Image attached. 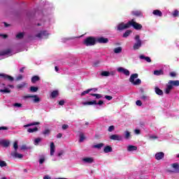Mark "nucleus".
Listing matches in <instances>:
<instances>
[{
  "instance_id": "22",
  "label": "nucleus",
  "mask_w": 179,
  "mask_h": 179,
  "mask_svg": "<svg viewBox=\"0 0 179 179\" xmlns=\"http://www.w3.org/2000/svg\"><path fill=\"white\" fill-rule=\"evenodd\" d=\"M128 152H134V150H138V147L135 145H129L127 147Z\"/></svg>"
},
{
  "instance_id": "30",
  "label": "nucleus",
  "mask_w": 179,
  "mask_h": 179,
  "mask_svg": "<svg viewBox=\"0 0 179 179\" xmlns=\"http://www.w3.org/2000/svg\"><path fill=\"white\" fill-rule=\"evenodd\" d=\"M132 85H134V86H138V85H141L142 83V80L141 79L137 78L134 82L131 83Z\"/></svg>"
},
{
  "instance_id": "11",
  "label": "nucleus",
  "mask_w": 179,
  "mask_h": 179,
  "mask_svg": "<svg viewBox=\"0 0 179 179\" xmlns=\"http://www.w3.org/2000/svg\"><path fill=\"white\" fill-rule=\"evenodd\" d=\"M171 167L173 169V170L169 171V173H178V170H179V164L178 163L172 164Z\"/></svg>"
},
{
  "instance_id": "29",
  "label": "nucleus",
  "mask_w": 179,
  "mask_h": 179,
  "mask_svg": "<svg viewBox=\"0 0 179 179\" xmlns=\"http://www.w3.org/2000/svg\"><path fill=\"white\" fill-rule=\"evenodd\" d=\"M39 124H40L39 122H32L27 124H24V128H27L29 127H33L34 125H39Z\"/></svg>"
},
{
  "instance_id": "13",
  "label": "nucleus",
  "mask_w": 179,
  "mask_h": 179,
  "mask_svg": "<svg viewBox=\"0 0 179 179\" xmlns=\"http://www.w3.org/2000/svg\"><path fill=\"white\" fill-rule=\"evenodd\" d=\"M112 141H122V136L117 134H113L110 136Z\"/></svg>"
},
{
  "instance_id": "9",
  "label": "nucleus",
  "mask_w": 179,
  "mask_h": 179,
  "mask_svg": "<svg viewBox=\"0 0 179 179\" xmlns=\"http://www.w3.org/2000/svg\"><path fill=\"white\" fill-rule=\"evenodd\" d=\"M24 99H33L34 103H38L40 101V98L37 95H27L24 96Z\"/></svg>"
},
{
  "instance_id": "49",
  "label": "nucleus",
  "mask_w": 179,
  "mask_h": 179,
  "mask_svg": "<svg viewBox=\"0 0 179 179\" xmlns=\"http://www.w3.org/2000/svg\"><path fill=\"white\" fill-rule=\"evenodd\" d=\"M64 150L59 151L58 153H57V157H62V155H64Z\"/></svg>"
},
{
  "instance_id": "34",
  "label": "nucleus",
  "mask_w": 179,
  "mask_h": 179,
  "mask_svg": "<svg viewBox=\"0 0 179 179\" xmlns=\"http://www.w3.org/2000/svg\"><path fill=\"white\" fill-rule=\"evenodd\" d=\"M38 80H40V78L38 76H35L31 78L32 83H36V82H38Z\"/></svg>"
},
{
  "instance_id": "15",
  "label": "nucleus",
  "mask_w": 179,
  "mask_h": 179,
  "mask_svg": "<svg viewBox=\"0 0 179 179\" xmlns=\"http://www.w3.org/2000/svg\"><path fill=\"white\" fill-rule=\"evenodd\" d=\"M0 76L3 79H8V80H10V82H13V78L10 76H8V74L0 73Z\"/></svg>"
},
{
  "instance_id": "43",
  "label": "nucleus",
  "mask_w": 179,
  "mask_h": 179,
  "mask_svg": "<svg viewBox=\"0 0 179 179\" xmlns=\"http://www.w3.org/2000/svg\"><path fill=\"white\" fill-rule=\"evenodd\" d=\"M37 90H38V88L37 87H30V91L32 93H36V92H37Z\"/></svg>"
},
{
  "instance_id": "4",
  "label": "nucleus",
  "mask_w": 179,
  "mask_h": 179,
  "mask_svg": "<svg viewBox=\"0 0 179 179\" xmlns=\"http://www.w3.org/2000/svg\"><path fill=\"white\" fill-rule=\"evenodd\" d=\"M103 103V101H99L98 103L96 101H90L82 102L81 104H83V106H96V104L101 106Z\"/></svg>"
},
{
  "instance_id": "40",
  "label": "nucleus",
  "mask_w": 179,
  "mask_h": 179,
  "mask_svg": "<svg viewBox=\"0 0 179 179\" xmlns=\"http://www.w3.org/2000/svg\"><path fill=\"white\" fill-rule=\"evenodd\" d=\"M44 162H45V157L41 156L39 158V164H43V163H44Z\"/></svg>"
},
{
  "instance_id": "63",
  "label": "nucleus",
  "mask_w": 179,
  "mask_h": 179,
  "mask_svg": "<svg viewBox=\"0 0 179 179\" xmlns=\"http://www.w3.org/2000/svg\"><path fill=\"white\" fill-rule=\"evenodd\" d=\"M0 37H2V38H6V37H8V35H6V34H0Z\"/></svg>"
},
{
  "instance_id": "35",
  "label": "nucleus",
  "mask_w": 179,
  "mask_h": 179,
  "mask_svg": "<svg viewBox=\"0 0 179 179\" xmlns=\"http://www.w3.org/2000/svg\"><path fill=\"white\" fill-rule=\"evenodd\" d=\"M57 96H58V90H55V91L52 92V93H51L52 99H55V97H57Z\"/></svg>"
},
{
  "instance_id": "6",
  "label": "nucleus",
  "mask_w": 179,
  "mask_h": 179,
  "mask_svg": "<svg viewBox=\"0 0 179 179\" xmlns=\"http://www.w3.org/2000/svg\"><path fill=\"white\" fill-rule=\"evenodd\" d=\"M0 92L1 93H10V89L7 87V85L0 83Z\"/></svg>"
},
{
  "instance_id": "16",
  "label": "nucleus",
  "mask_w": 179,
  "mask_h": 179,
  "mask_svg": "<svg viewBox=\"0 0 179 179\" xmlns=\"http://www.w3.org/2000/svg\"><path fill=\"white\" fill-rule=\"evenodd\" d=\"M164 157V153L163 152H157L155 154L156 160H162Z\"/></svg>"
},
{
  "instance_id": "52",
  "label": "nucleus",
  "mask_w": 179,
  "mask_h": 179,
  "mask_svg": "<svg viewBox=\"0 0 179 179\" xmlns=\"http://www.w3.org/2000/svg\"><path fill=\"white\" fill-rule=\"evenodd\" d=\"M173 17H177L178 16V10H176L173 13Z\"/></svg>"
},
{
  "instance_id": "19",
  "label": "nucleus",
  "mask_w": 179,
  "mask_h": 179,
  "mask_svg": "<svg viewBox=\"0 0 179 179\" xmlns=\"http://www.w3.org/2000/svg\"><path fill=\"white\" fill-rule=\"evenodd\" d=\"M9 141L8 140H0V145L4 148H8L9 146Z\"/></svg>"
},
{
  "instance_id": "14",
  "label": "nucleus",
  "mask_w": 179,
  "mask_h": 179,
  "mask_svg": "<svg viewBox=\"0 0 179 179\" xmlns=\"http://www.w3.org/2000/svg\"><path fill=\"white\" fill-rule=\"evenodd\" d=\"M83 163H87L88 164H90L93 163V162H94V160L93 159L92 157H85V158H83Z\"/></svg>"
},
{
  "instance_id": "38",
  "label": "nucleus",
  "mask_w": 179,
  "mask_h": 179,
  "mask_svg": "<svg viewBox=\"0 0 179 179\" xmlns=\"http://www.w3.org/2000/svg\"><path fill=\"white\" fill-rule=\"evenodd\" d=\"M92 90H93V89H88L86 91H84L81 93V96H85V94H87L89 93H90V92H92Z\"/></svg>"
},
{
  "instance_id": "32",
  "label": "nucleus",
  "mask_w": 179,
  "mask_h": 179,
  "mask_svg": "<svg viewBox=\"0 0 179 179\" xmlns=\"http://www.w3.org/2000/svg\"><path fill=\"white\" fill-rule=\"evenodd\" d=\"M103 146H104L103 143H99L96 145H94L92 146V148H94V149H101V148H103Z\"/></svg>"
},
{
  "instance_id": "7",
  "label": "nucleus",
  "mask_w": 179,
  "mask_h": 179,
  "mask_svg": "<svg viewBox=\"0 0 179 179\" xmlns=\"http://www.w3.org/2000/svg\"><path fill=\"white\" fill-rule=\"evenodd\" d=\"M125 29H129V21L127 24L122 22L117 25V30H125Z\"/></svg>"
},
{
  "instance_id": "42",
  "label": "nucleus",
  "mask_w": 179,
  "mask_h": 179,
  "mask_svg": "<svg viewBox=\"0 0 179 179\" xmlns=\"http://www.w3.org/2000/svg\"><path fill=\"white\" fill-rule=\"evenodd\" d=\"M124 134H124L125 139H129V137L131 136V133H129V131H126Z\"/></svg>"
},
{
  "instance_id": "37",
  "label": "nucleus",
  "mask_w": 179,
  "mask_h": 179,
  "mask_svg": "<svg viewBox=\"0 0 179 179\" xmlns=\"http://www.w3.org/2000/svg\"><path fill=\"white\" fill-rule=\"evenodd\" d=\"M131 13L134 16H142V12L141 11H132Z\"/></svg>"
},
{
  "instance_id": "20",
  "label": "nucleus",
  "mask_w": 179,
  "mask_h": 179,
  "mask_svg": "<svg viewBox=\"0 0 179 179\" xmlns=\"http://www.w3.org/2000/svg\"><path fill=\"white\" fill-rule=\"evenodd\" d=\"M138 73H133L131 75L129 78V82L132 83L133 82H135V79H138Z\"/></svg>"
},
{
  "instance_id": "10",
  "label": "nucleus",
  "mask_w": 179,
  "mask_h": 179,
  "mask_svg": "<svg viewBox=\"0 0 179 179\" xmlns=\"http://www.w3.org/2000/svg\"><path fill=\"white\" fill-rule=\"evenodd\" d=\"M48 36V32L47 31H41L39 34L36 35V37L38 38H46V37Z\"/></svg>"
},
{
  "instance_id": "61",
  "label": "nucleus",
  "mask_w": 179,
  "mask_h": 179,
  "mask_svg": "<svg viewBox=\"0 0 179 179\" xmlns=\"http://www.w3.org/2000/svg\"><path fill=\"white\" fill-rule=\"evenodd\" d=\"M20 149L21 150H26V149H27V147L24 145L20 147Z\"/></svg>"
},
{
  "instance_id": "3",
  "label": "nucleus",
  "mask_w": 179,
  "mask_h": 179,
  "mask_svg": "<svg viewBox=\"0 0 179 179\" xmlns=\"http://www.w3.org/2000/svg\"><path fill=\"white\" fill-rule=\"evenodd\" d=\"M134 40L136 43L134 44L133 49L134 50H139L142 47V41L141 40V36L139 35H136L134 37Z\"/></svg>"
},
{
  "instance_id": "58",
  "label": "nucleus",
  "mask_w": 179,
  "mask_h": 179,
  "mask_svg": "<svg viewBox=\"0 0 179 179\" xmlns=\"http://www.w3.org/2000/svg\"><path fill=\"white\" fill-rule=\"evenodd\" d=\"M105 99H106V100H109V101L113 100V96L106 95V96H105Z\"/></svg>"
},
{
  "instance_id": "28",
  "label": "nucleus",
  "mask_w": 179,
  "mask_h": 179,
  "mask_svg": "<svg viewBox=\"0 0 179 179\" xmlns=\"http://www.w3.org/2000/svg\"><path fill=\"white\" fill-rule=\"evenodd\" d=\"M155 93L159 96H163V91L157 87H155Z\"/></svg>"
},
{
  "instance_id": "57",
  "label": "nucleus",
  "mask_w": 179,
  "mask_h": 179,
  "mask_svg": "<svg viewBox=\"0 0 179 179\" xmlns=\"http://www.w3.org/2000/svg\"><path fill=\"white\" fill-rule=\"evenodd\" d=\"M149 139L152 140V139H157V136H155V135H151L149 136Z\"/></svg>"
},
{
  "instance_id": "59",
  "label": "nucleus",
  "mask_w": 179,
  "mask_h": 179,
  "mask_svg": "<svg viewBox=\"0 0 179 179\" xmlns=\"http://www.w3.org/2000/svg\"><path fill=\"white\" fill-rule=\"evenodd\" d=\"M68 128H69V126L68 124L62 125V129H68Z\"/></svg>"
},
{
  "instance_id": "56",
  "label": "nucleus",
  "mask_w": 179,
  "mask_h": 179,
  "mask_svg": "<svg viewBox=\"0 0 179 179\" xmlns=\"http://www.w3.org/2000/svg\"><path fill=\"white\" fill-rule=\"evenodd\" d=\"M170 76H171V78H174V77L177 76V74L176 73V72L172 71L170 73Z\"/></svg>"
},
{
  "instance_id": "8",
  "label": "nucleus",
  "mask_w": 179,
  "mask_h": 179,
  "mask_svg": "<svg viewBox=\"0 0 179 179\" xmlns=\"http://www.w3.org/2000/svg\"><path fill=\"white\" fill-rule=\"evenodd\" d=\"M117 71L120 73H124V75H125L126 76H129L130 75L129 70L124 69V67H119L117 68Z\"/></svg>"
},
{
  "instance_id": "48",
  "label": "nucleus",
  "mask_w": 179,
  "mask_h": 179,
  "mask_svg": "<svg viewBox=\"0 0 179 179\" xmlns=\"http://www.w3.org/2000/svg\"><path fill=\"white\" fill-rule=\"evenodd\" d=\"M24 36V34L21 32L16 35V38H23Z\"/></svg>"
},
{
  "instance_id": "60",
  "label": "nucleus",
  "mask_w": 179,
  "mask_h": 179,
  "mask_svg": "<svg viewBox=\"0 0 179 179\" xmlns=\"http://www.w3.org/2000/svg\"><path fill=\"white\" fill-rule=\"evenodd\" d=\"M134 134H136V135H139V134H141V130L135 129L134 130Z\"/></svg>"
},
{
  "instance_id": "33",
  "label": "nucleus",
  "mask_w": 179,
  "mask_h": 179,
  "mask_svg": "<svg viewBox=\"0 0 179 179\" xmlns=\"http://www.w3.org/2000/svg\"><path fill=\"white\" fill-rule=\"evenodd\" d=\"M37 131H38V128L35 127V128H29L27 129V132H29V134H32L33 132H37Z\"/></svg>"
},
{
  "instance_id": "18",
  "label": "nucleus",
  "mask_w": 179,
  "mask_h": 179,
  "mask_svg": "<svg viewBox=\"0 0 179 179\" xmlns=\"http://www.w3.org/2000/svg\"><path fill=\"white\" fill-rule=\"evenodd\" d=\"M11 155L15 159H22L23 157V155L17 153V151L11 153Z\"/></svg>"
},
{
  "instance_id": "1",
  "label": "nucleus",
  "mask_w": 179,
  "mask_h": 179,
  "mask_svg": "<svg viewBox=\"0 0 179 179\" xmlns=\"http://www.w3.org/2000/svg\"><path fill=\"white\" fill-rule=\"evenodd\" d=\"M179 86V80H169L166 84V87L165 88L166 94H169V93L173 90V88L178 87Z\"/></svg>"
},
{
  "instance_id": "45",
  "label": "nucleus",
  "mask_w": 179,
  "mask_h": 179,
  "mask_svg": "<svg viewBox=\"0 0 179 179\" xmlns=\"http://www.w3.org/2000/svg\"><path fill=\"white\" fill-rule=\"evenodd\" d=\"M17 141H15L14 142V144H13V148L15 149V152H17V149L19 148V146L17 145Z\"/></svg>"
},
{
  "instance_id": "41",
  "label": "nucleus",
  "mask_w": 179,
  "mask_h": 179,
  "mask_svg": "<svg viewBox=\"0 0 179 179\" xmlns=\"http://www.w3.org/2000/svg\"><path fill=\"white\" fill-rule=\"evenodd\" d=\"M91 95L93 97H96V99H101V97H103V96H101L100 94H91Z\"/></svg>"
},
{
  "instance_id": "2",
  "label": "nucleus",
  "mask_w": 179,
  "mask_h": 179,
  "mask_svg": "<svg viewBox=\"0 0 179 179\" xmlns=\"http://www.w3.org/2000/svg\"><path fill=\"white\" fill-rule=\"evenodd\" d=\"M96 41H96V38L90 36L84 40L83 44H85V45H87V47H89V46H92V45H94V44H96Z\"/></svg>"
},
{
  "instance_id": "54",
  "label": "nucleus",
  "mask_w": 179,
  "mask_h": 179,
  "mask_svg": "<svg viewBox=\"0 0 179 179\" xmlns=\"http://www.w3.org/2000/svg\"><path fill=\"white\" fill-rule=\"evenodd\" d=\"M43 135H50V129H45L43 132Z\"/></svg>"
},
{
  "instance_id": "51",
  "label": "nucleus",
  "mask_w": 179,
  "mask_h": 179,
  "mask_svg": "<svg viewBox=\"0 0 179 179\" xmlns=\"http://www.w3.org/2000/svg\"><path fill=\"white\" fill-rule=\"evenodd\" d=\"M114 129H115L114 126H110V127H108V132H113V131H114Z\"/></svg>"
},
{
  "instance_id": "53",
  "label": "nucleus",
  "mask_w": 179,
  "mask_h": 179,
  "mask_svg": "<svg viewBox=\"0 0 179 179\" xmlns=\"http://www.w3.org/2000/svg\"><path fill=\"white\" fill-rule=\"evenodd\" d=\"M23 79V76L22 75H18L16 78V80H22Z\"/></svg>"
},
{
  "instance_id": "27",
  "label": "nucleus",
  "mask_w": 179,
  "mask_h": 179,
  "mask_svg": "<svg viewBox=\"0 0 179 179\" xmlns=\"http://www.w3.org/2000/svg\"><path fill=\"white\" fill-rule=\"evenodd\" d=\"M132 33V31L131 29H127L123 34L124 38H127Z\"/></svg>"
},
{
  "instance_id": "64",
  "label": "nucleus",
  "mask_w": 179,
  "mask_h": 179,
  "mask_svg": "<svg viewBox=\"0 0 179 179\" xmlns=\"http://www.w3.org/2000/svg\"><path fill=\"white\" fill-rule=\"evenodd\" d=\"M43 179H51V177H50L48 175H47L43 177Z\"/></svg>"
},
{
  "instance_id": "50",
  "label": "nucleus",
  "mask_w": 179,
  "mask_h": 179,
  "mask_svg": "<svg viewBox=\"0 0 179 179\" xmlns=\"http://www.w3.org/2000/svg\"><path fill=\"white\" fill-rule=\"evenodd\" d=\"M13 106L17 107V108H20V107H22V103H15L13 104Z\"/></svg>"
},
{
  "instance_id": "24",
  "label": "nucleus",
  "mask_w": 179,
  "mask_h": 179,
  "mask_svg": "<svg viewBox=\"0 0 179 179\" xmlns=\"http://www.w3.org/2000/svg\"><path fill=\"white\" fill-rule=\"evenodd\" d=\"M153 15H155V16H159V17H161V16H163V13H162V11H160V10H155L152 12Z\"/></svg>"
},
{
  "instance_id": "39",
  "label": "nucleus",
  "mask_w": 179,
  "mask_h": 179,
  "mask_svg": "<svg viewBox=\"0 0 179 179\" xmlns=\"http://www.w3.org/2000/svg\"><path fill=\"white\" fill-rule=\"evenodd\" d=\"M40 142H41V138H36V139L34 140V144L36 146H37V145H38V143H40Z\"/></svg>"
},
{
  "instance_id": "31",
  "label": "nucleus",
  "mask_w": 179,
  "mask_h": 179,
  "mask_svg": "<svg viewBox=\"0 0 179 179\" xmlns=\"http://www.w3.org/2000/svg\"><path fill=\"white\" fill-rule=\"evenodd\" d=\"M163 70H156L154 71V75H156V76H160V75H163Z\"/></svg>"
},
{
  "instance_id": "21",
  "label": "nucleus",
  "mask_w": 179,
  "mask_h": 179,
  "mask_svg": "<svg viewBox=\"0 0 179 179\" xmlns=\"http://www.w3.org/2000/svg\"><path fill=\"white\" fill-rule=\"evenodd\" d=\"M54 153H55V145L54 143H50V156H54Z\"/></svg>"
},
{
  "instance_id": "25",
  "label": "nucleus",
  "mask_w": 179,
  "mask_h": 179,
  "mask_svg": "<svg viewBox=\"0 0 179 179\" xmlns=\"http://www.w3.org/2000/svg\"><path fill=\"white\" fill-rule=\"evenodd\" d=\"M103 152L104 153H110V152H113V148L110 146L107 145L104 148Z\"/></svg>"
},
{
  "instance_id": "26",
  "label": "nucleus",
  "mask_w": 179,
  "mask_h": 179,
  "mask_svg": "<svg viewBox=\"0 0 179 179\" xmlns=\"http://www.w3.org/2000/svg\"><path fill=\"white\" fill-rule=\"evenodd\" d=\"M113 52H115V54H121V52H122V48L121 47L115 48L113 50Z\"/></svg>"
},
{
  "instance_id": "55",
  "label": "nucleus",
  "mask_w": 179,
  "mask_h": 179,
  "mask_svg": "<svg viewBox=\"0 0 179 179\" xmlns=\"http://www.w3.org/2000/svg\"><path fill=\"white\" fill-rule=\"evenodd\" d=\"M136 106H138L139 107H141V106H142V101L141 100H137L136 102Z\"/></svg>"
},
{
  "instance_id": "23",
  "label": "nucleus",
  "mask_w": 179,
  "mask_h": 179,
  "mask_svg": "<svg viewBox=\"0 0 179 179\" xmlns=\"http://www.w3.org/2000/svg\"><path fill=\"white\" fill-rule=\"evenodd\" d=\"M140 59H145V61H146V62H152V59H150V57H145L143 55H140Z\"/></svg>"
},
{
  "instance_id": "62",
  "label": "nucleus",
  "mask_w": 179,
  "mask_h": 179,
  "mask_svg": "<svg viewBox=\"0 0 179 179\" xmlns=\"http://www.w3.org/2000/svg\"><path fill=\"white\" fill-rule=\"evenodd\" d=\"M59 106H64V104H65V101L64 100L59 101Z\"/></svg>"
},
{
  "instance_id": "44",
  "label": "nucleus",
  "mask_w": 179,
  "mask_h": 179,
  "mask_svg": "<svg viewBox=\"0 0 179 179\" xmlns=\"http://www.w3.org/2000/svg\"><path fill=\"white\" fill-rule=\"evenodd\" d=\"M26 86V83H22L17 85V89H23Z\"/></svg>"
},
{
  "instance_id": "5",
  "label": "nucleus",
  "mask_w": 179,
  "mask_h": 179,
  "mask_svg": "<svg viewBox=\"0 0 179 179\" xmlns=\"http://www.w3.org/2000/svg\"><path fill=\"white\" fill-rule=\"evenodd\" d=\"M129 27L132 26L134 29H135L136 30H141V29H142V24L137 23L134 20L129 21Z\"/></svg>"
},
{
  "instance_id": "17",
  "label": "nucleus",
  "mask_w": 179,
  "mask_h": 179,
  "mask_svg": "<svg viewBox=\"0 0 179 179\" xmlns=\"http://www.w3.org/2000/svg\"><path fill=\"white\" fill-rule=\"evenodd\" d=\"M0 55H1L2 57L5 55H12V50H10V49H8L6 50L1 51L0 52Z\"/></svg>"
},
{
  "instance_id": "36",
  "label": "nucleus",
  "mask_w": 179,
  "mask_h": 179,
  "mask_svg": "<svg viewBox=\"0 0 179 179\" xmlns=\"http://www.w3.org/2000/svg\"><path fill=\"white\" fill-rule=\"evenodd\" d=\"M79 136H80L79 142H83L85 139V134L83 133H80Z\"/></svg>"
},
{
  "instance_id": "46",
  "label": "nucleus",
  "mask_w": 179,
  "mask_h": 179,
  "mask_svg": "<svg viewBox=\"0 0 179 179\" xmlns=\"http://www.w3.org/2000/svg\"><path fill=\"white\" fill-rule=\"evenodd\" d=\"M101 75V76H110V72H108V71H102Z\"/></svg>"
},
{
  "instance_id": "47",
  "label": "nucleus",
  "mask_w": 179,
  "mask_h": 179,
  "mask_svg": "<svg viewBox=\"0 0 179 179\" xmlns=\"http://www.w3.org/2000/svg\"><path fill=\"white\" fill-rule=\"evenodd\" d=\"M6 162L4 161L0 160V167H6Z\"/></svg>"
},
{
  "instance_id": "12",
  "label": "nucleus",
  "mask_w": 179,
  "mask_h": 179,
  "mask_svg": "<svg viewBox=\"0 0 179 179\" xmlns=\"http://www.w3.org/2000/svg\"><path fill=\"white\" fill-rule=\"evenodd\" d=\"M96 42L100 44H107L108 43V38L104 37H99L96 38Z\"/></svg>"
}]
</instances>
